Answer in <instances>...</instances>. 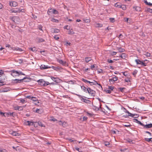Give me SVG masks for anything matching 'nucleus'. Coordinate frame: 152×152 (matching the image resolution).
Segmentation results:
<instances>
[{"instance_id": "f257e3e1", "label": "nucleus", "mask_w": 152, "mask_h": 152, "mask_svg": "<svg viewBox=\"0 0 152 152\" xmlns=\"http://www.w3.org/2000/svg\"><path fill=\"white\" fill-rule=\"evenodd\" d=\"M76 95L78 96L79 98H80L81 100L83 101V102L87 104H91V101L90 100L84 98H87L86 97L83 96H81L79 94H76Z\"/></svg>"}, {"instance_id": "f03ea898", "label": "nucleus", "mask_w": 152, "mask_h": 152, "mask_svg": "<svg viewBox=\"0 0 152 152\" xmlns=\"http://www.w3.org/2000/svg\"><path fill=\"white\" fill-rule=\"evenodd\" d=\"M26 79H28L29 80L31 79V78L30 77H24L23 79H15V80H12V82L15 83H22L23 81V80Z\"/></svg>"}, {"instance_id": "7ed1b4c3", "label": "nucleus", "mask_w": 152, "mask_h": 152, "mask_svg": "<svg viewBox=\"0 0 152 152\" xmlns=\"http://www.w3.org/2000/svg\"><path fill=\"white\" fill-rule=\"evenodd\" d=\"M86 91L89 94L91 95L92 96H94L96 94V91L90 88H88L86 89Z\"/></svg>"}, {"instance_id": "20e7f679", "label": "nucleus", "mask_w": 152, "mask_h": 152, "mask_svg": "<svg viewBox=\"0 0 152 152\" xmlns=\"http://www.w3.org/2000/svg\"><path fill=\"white\" fill-rule=\"evenodd\" d=\"M142 126H143V129H148L152 127V124H149L144 125L143 124Z\"/></svg>"}, {"instance_id": "39448f33", "label": "nucleus", "mask_w": 152, "mask_h": 152, "mask_svg": "<svg viewBox=\"0 0 152 152\" xmlns=\"http://www.w3.org/2000/svg\"><path fill=\"white\" fill-rule=\"evenodd\" d=\"M22 10L20 8H16L15 9H11L10 10V13H12L13 12L14 13H18V12H20Z\"/></svg>"}, {"instance_id": "423d86ee", "label": "nucleus", "mask_w": 152, "mask_h": 152, "mask_svg": "<svg viewBox=\"0 0 152 152\" xmlns=\"http://www.w3.org/2000/svg\"><path fill=\"white\" fill-rule=\"evenodd\" d=\"M51 78L54 82H56V83H59L60 82V79L57 77L51 76Z\"/></svg>"}, {"instance_id": "0eeeda50", "label": "nucleus", "mask_w": 152, "mask_h": 152, "mask_svg": "<svg viewBox=\"0 0 152 152\" xmlns=\"http://www.w3.org/2000/svg\"><path fill=\"white\" fill-rule=\"evenodd\" d=\"M37 82H38L39 84L41 86H44L45 81L43 79H41L37 81Z\"/></svg>"}, {"instance_id": "6e6552de", "label": "nucleus", "mask_w": 152, "mask_h": 152, "mask_svg": "<svg viewBox=\"0 0 152 152\" xmlns=\"http://www.w3.org/2000/svg\"><path fill=\"white\" fill-rule=\"evenodd\" d=\"M50 68V67H49L48 66L45 65L43 64L41 65L40 66V69H45Z\"/></svg>"}, {"instance_id": "1a4fd4ad", "label": "nucleus", "mask_w": 152, "mask_h": 152, "mask_svg": "<svg viewBox=\"0 0 152 152\" xmlns=\"http://www.w3.org/2000/svg\"><path fill=\"white\" fill-rule=\"evenodd\" d=\"M10 72H12L11 74V75L14 77H15L16 76H18V75L16 73V72H18L17 71H16L14 69L12 70Z\"/></svg>"}, {"instance_id": "9d476101", "label": "nucleus", "mask_w": 152, "mask_h": 152, "mask_svg": "<svg viewBox=\"0 0 152 152\" xmlns=\"http://www.w3.org/2000/svg\"><path fill=\"white\" fill-rule=\"evenodd\" d=\"M10 91L9 88H6L0 89V93Z\"/></svg>"}, {"instance_id": "9b49d317", "label": "nucleus", "mask_w": 152, "mask_h": 152, "mask_svg": "<svg viewBox=\"0 0 152 152\" xmlns=\"http://www.w3.org/2000/svg\"><path fill=\"white\" fill-rule=\"evenodd\" d=\"M58 61L61 64L64 66H66L67 65L66 62L65 61H63L62 60H58Z\"/></svg>"}, {"instance_id": "f8f14e48", "label": "nucleus", "mask_w": 152, "mask_h": 152, "mask_svg": "<svg viewBox=\"0 0 152 152\" xmlns=\"http://www.w3.org/2000/svg\"><path fill=\"white\" fill-rule=\"evenodd\" d=\"M36 40L38 43H40L44 42L45 41L44 39L41 38H39L38 37H37L36 39Z\"/></svg>"}, {"instance_id": "ddd939ff", "label": "nucleus", "mask_w": 152, "mask_h": 152, "mask_svg": "<svg viewBox=\"0 0 152 152\" xmlns=\"http://www.w3.org/2000/svg\"><path fill=\"white\" fill-rule=\"evenodd\" d=\"M12 49L14 50H15L16 51H18L20 52L23 51V50L21 48H19L18 47H16L15 48H12Z\"/></svg>"}, {"instance_id": "4468645a", "label": "nucleus", "mask_w": 152, "mask_h": 152, "mask_svg": "<svg viewBox=\"0 0 152 152\" xmlns=\"http://www.w3.org/2000/svg\"><path fill=\"white\" fill-rule=\"evenodd\" d=\"M133 8L135 9L136 11L140 12L141 11V8L140 7L136 6L133 7Z\"/></svg>"}, {"instance_id": "2eb2a0df", "label": "nucleus", "mask_w": 152, "mask_h": 152, "mask_svg": "<svg viewBox=\"0 0 152 152\" xmlns=\"http://www.w3.org/2000/svg\"><path fill=\"white\" fill-rule=\"evenodd\" d=\"M14 22H19L20 20L19 17L17 16H14Z\"/></svg>"}, {"instance_id": "dca6fc26", "label": "nucleus", "mask_w": 152, "mask_h": 152, "mask_svg": "<svg viewBox=\"0 0 152 152\" xmlns=\"http://www.w3.org/2000/svg\"><path fill=\"white\" fill-rule=\"evenodd\" d=\"M127 56V55L125 53H123L120 56V57L124 59H125V58H126Z\"/></svg>"}, {"instance_id": "f3484780", "label": "nucleus", "mask_w": 152, "mask_h": 152, "mask_svg": "<svg viewBox=\"0 0 152 152\" xmlns=\"http://www.w3.org/2000/svg\"><path fill=\"white\" fill-rule=\"evenodd\" d=\"M15 110H18L19 111L22 110H23V108L21 106H15L14 107Z\"/></svg>"}, {"instance_id": "a211bd4d", "label": "nucleus", "mask_w": 152, "mask_h": 152, "mask_svg": "<svg viewBox=\"0 0 152 152\" xmlns=\"http://www.w3.org/2000/svg\"><path fill=\"white\" fill-rule=\"evenodd\" d=\"M111 132L113 134H118L119 131L116 129H112L111 130Z\"/></svg>"}, {"instance_id": "6ab92c4d", "label": "nucleus", "mask_w": 152, "mask_h": 152, "mask_svg": "<svg viewBox=\"0 0 152 152\" xmlns=\"http://www.w3.org/2000/svg\"><path fill=\"white\" fill-rule=\"evenodd\" d=\"M124 109H125V112L128 114V116H130L131 117H133L134 115H133V114H132L129 113L128 111L126 109H125V108H124Z\"/></svg>"}, {"instance_id": "aec40b11", "label": "nucleus", "mask_w": 152, "mask_h": 152, "mask_svg": "<svg viewBox=\"0 0 152 152\" xmlns=\"http://www.w3.org/2000/svg\"><path fill=\"white\" fill-rule=\"evenodd\" d=\"M134 122L139 124L141 126H142V125H143V123H142L140 121H138L137 119H134Z\"/></svg>"}, {"instance_id": "412c9836", "label": "nucleus", "mask_w": 152, "mask_h": 152, "mask_svg": "<svg viewBox=\"0 0 152 152\" xmlns=\"http://www.w3.org/2000/svg\"><path fill=\"white\" fill-rule=\"evenodd\" d=\"M121 3L119 2H117L115 4L114 6L116 7H118V8H121Z\"/></svg>"}, {"instance_id": "4be33fe9", "label": "nucleus", "mask_w": 152, "mask_h": 152, "mask_svg": "<svg viewBox=\"0 0 152 152\" xmlns=\"http://www.w3.org/2000/svg\"><path fill=\"white\" fill-rule=\"evenodd\" d=\"M117 49L120 53H122L125 51V49L121 48H117Z\"/></svg>"}, {"instance_id": "5701e85b", "label": "nucleus", "mask_w": 152, "mask_h": 152, "mask_svg": "<svg viewBox=\"0 0 152 152\" xmlns=\"http://www.w3.org/2000/svg\"><path fill=\"white\" fill-rule=\"evenodd\" d=\"M50 10H52V13L54 14H58V12L55 9H50Z\"/></svg>"}, {"instance_id": "b1692460", "label": "nucleus", "mask_w": 152, "mask_h": 152, "mask_svg": "<svg viewBox=\"0 0 152 152\" xmlns=\"http://www.w3.org/2000/svg\"><path fill=\"white\" fill-rule=\"evenodd\" d=\"M15 72H16V73L17 74V75H18V76H19L20 75H25V74L23 73L21 71Z\"/></svg>"}, {"instance_id": "393cba45", "label": "nucleus", "mask_w": 152, "mask_h": 152, "mask_svg": "<svg viewBox=\"0 0 152 152\" xmlns=\"http://www.w3.org/2000/svg\"><path fill=\"white\" fill-rule=\"evenodd\" d=\"M118 89L119 90V91L123 93V92H125L124 90L126 89V88H125L123 87V88H121L120 87L118 88Z\"/></svg>"}, {"instance_id": "a878e982", "label": "nucleus", "mask_w": 152, "mask_h": 152, "mask_svg": "<svg viewBox=\"0 0 152 152\" xmlns=\"http://www.w3.org/2000/svg\"><path fill=\"white\" fill-rule=\"evenodd\" d=\"M92 108L94 110L98 111L99 110L100 108L97 107L96 106L93 105Z\"/></svg>"}, {"instance_id": "bb28decb", "label": "nucleus", "mask_w": 152, "mask_h": 152, "mask_svg": "<svg viewBox=\"0 0 152 152\" xmlns=\"http://www.w3.org/2000/svg\"><path fill=\"white\" fill-rule=\"evenodd\" d=\"M68 34L69 35H73L75 34V32H74L72 29V30H70L68 31Z\"/></svg>"}, {"instance_id": "cd10ccee", "label": "nucleus", "mask_w": 152, "mask_h": 152, "mask_svg": "<svg viewBox=\"0 0 152 152\" xmlns=\"http://www.w3.org/2000/svg\"><path fill=\"white\" fill-rule=\"evenodd\" d=\"M61 69H62V68L59 66H57V67L54 66V69H53L54 70H55L56 71L59 70H60Z\"/></svg>"}, {"instance_id": "c85d7f7f", "label": "nucleus", "mask_w": 152, "mask_h": 152, "mask_svg": "<svg viewBox=\"0 0 152 152\" xmlns=\"http://www.w3.org/2000/svg\"><path fill=\"white\" fill-rule=\"evenodd\" d=\"M85 61L87 62L88 63L90 61H91L92 59V58L91 57H86L85 58Z\"/></svg>"}, {"instance_id": "c756f323", "label": "nucleus", "mask_w": 152, "mask_h": 152, "mask_svg": "<svg viewBox=\"0 0 152 152\" xmlns=\"http://www.w3.org/2000/svg\"><path fill=\"white\" fill-rule=\"evenodd\" d=\"M53 33H56L59 32L60 30L59 29H53Z\"/></svg>"}, {"instance_id": "7c9ffc66", "label": "nucleus", "mask_w": 152, "mask_h": 152, "mask_svg": "<svg viewBox=\"0 0 152 152\" xmlns=\"http://www.w3.org/2000/svg\"><path fill=\"white\" fill-rule=\"evenodd\" d=\"M135 61L136 63V64H141V61L140 60L137 59H136L135 60Z\"/></svg>"}, {"instance_id": "2f4dec72", "label": "nucleus", "mask_w": 152, "mask_h": 152, "mask_svg": "<svg viewBox=\"0 0 152 152\" xmlns=\"http://www.w3.org/2000/svg\"><path fill=\"white\" fill-rule=\"evenodd\" d=\"M138 71L137 70L135 69L132 72V75L134 76V77H135L136 74H137Z\"/></svg>"}, {"instance_id": "473e14b6", "label": "nucleus", "mask_w": 152, "mask_h": 152, "mask_svg": "<svg viewBox=\"0 0 152 152\" xmlns=\"http://www.w3.org/2000/svg\"><path fill=\"white\" fill-rule=\"evenodd\" d=\"M81 87L82 89L86 93H87V91H86V88L85 86H81Z\"/></svg>"}, {"instance_id": "72a5a7b5", "label": "nucleus", "mask_w": 152, "mask_h": 152, "mask_svg": "<svg viewBox=\"0 0 152 152\" xmlns=\"http://www.w3.org/2000/svg\"><path fill=\"white\" fill-rule=\"evenodd\" d=\"M29 50H31L33 52H34L36 51L37 50H36V48L35 47L32 48H29Z\"/></svg>"}, {"instance_id": "f704fd0d", "label": "nucleus", "mask_w": 152, "mask_h": 152, "mask_svg": "<svg viewBox=\"0 0 152 152\" xmlns=\"http://www.w3.org/2000/svg\"><path fill=\"white\" fill-rule=\"evenodd\" d=\"M126 141L130 144H133L132 140L129 138H128L126 140Z\"/></svg>"}, {"instance_id": "c9c22d12", "label": "nucleus", "mask_w": 152, "mask_h": 152, "mask_svg": "<svg viewBox=\"0 0 152 152\" xmlns=\"http://www.w3.org/2000/svg\"><path fill=\"white\" fill-rule=\"evenodd\" d=\"M108 88L111 91H113L115 87L113 86H109Z\"/></svg>"}, {"instance_id": "e433bc0d", "label": "nucleus", "mask_w": 152, "mask_h": 152, "mask_svg": "<svg viewBox=\"0 0 152 152\" xmlns=\"http://www.w3.org/2000/svg\"><path fill=\"white\" fill-rule=\"evenodd\" d=\"M31 100L35 102L37 101L38 100V99L36 97L33 96H32Z\"/></svg>"}, {"instance_id": "4c0bfd02", "label": "nucleus", "mask_w": 152, "mask_h": 152, "mask_svg": "<svg viewBox=\"0 0 152 152\" xmlns=\"http://www.w3.org/2000/svg\"><path fill=\"white\" fill-rule=\"evenodd\" d=\"M28 123V126L32 125L33 124V122L28 121H27Z\"/></svg>"}, {"instance_id": "58836bf2", "label": "nucleus", "mask_w": 152, "mask_h": 152, "mask_svg": "<svg viewBox=\"0 0 152 152\" xmlns=\"http://www.w3.org/2000/svg\"><path fill=\"white\" fill-rule=\"evenodd\" d=\"M121 8L123 10H125L126 9V7L125 5H121Z\"/></svg>"}, {"instance_id": "ea45409f", "label": "nucleus", "mask_w": 152, "mask_h": 152, "mask_svg": "<svg viewBox=\"0 0 152 152\" xmlns=\"http://www.w3.org/2000/svg\"><path fill=\"white\" fill-rule=\"evenodd\" d=\"M42 110L41 109H37L36 110V113H38L39 114H41L42 113L41 111Z\"/></svg>"}, {"instance_id": "a19ab883", "label": "nucleus", "mask_w": 152, "mask_h": 152, "mask_svg": "<svg viewBox=\"0 0 152 152\" xmlns=\"http://www.w3.org/2000/svg\"><path fill=\"white\" fill-rule=\"evenodd\" d=\"M151 139L152 138H145V140L147 142H149L150 141H151Z\"/></svg>"}, {"instance_id": "79ce46f5", "label": "nucleus", "mask_w": 152, "mask_h": 152, "mask_svg": "<svg viewBox=\"0 0 152 152\" xmlns=\"http://www.w3.org/2000/svg\"><path fill=\"white\" fill-rule=\"evenodd\" d=\"M109 82L111 83V84H113L114 83V82H115L113 78L112 79H109Z\"/></svg>"}, {"instance_id": "37998d69", "label": "nucleus", "mask_w": 152, "mask_h": 152, "mask_svg": "<svg viewBox=\"0 0 152 152\" xmlns=\"http://www.w3.org/2000/svg\"><path fill=\"white\" fill-rule=\"evenodd\" d=\"M111 23H113L115 22V20L114 18H110L109 19Z\"/></svg>"}, {"instance_id": "c03bdc74", "label": "nucleus", "mask_w": 152, "mask_h": 152, "mask_svg": "<svg viewBox=\"0 0 152 152\" xmlns=\"http://www.w3.org/2000/svg\"><path fill=\"white\" fill-rule=\"evenodd\" d=\"M13 7H16L18 5V3L17 2L15 1H13Z\"/></svg>"}, {"instance_id": "a18cd8bd", "label": "nucleus", "mask_w": 152, "mask_h": 152, "mask_svg": "<svg viewBox=\"0 0 152 152\" xmlns=\"http://www.w3.org/2000/svg\"><path fill=\"white\" fill-rule=\"evenodd\" d=\"M93 81L94 82H92V84H91V86H92L93 85H96L97 84V82L96 81L93 80Z\"/></svg>"}, {"instance_id": "49530a36", "label": "nucleus", "mask_w": 152, "mask_h": 152, "mask_svg": "<svg viewBox=\"0 0 152 152\" xmlns=\"http://www.w3.org/2000/svg\"><path fill=\"white\" fill-rule=\"evenodd\" d=\"M99 104H100V106H99V108H100L99 110H100L102 112H104L103 111V110L104 109V108H102L101 107V106L102 105L101 104L100 102L99 103Z\"/></svg>"}, {"instance_id": "de8ad7c7", "label": "nucleus", "mask_w": 152, "mask_h": 152, "mask_svg": "<svg viewBox=\"0 0 152 152\" xmlns=\"http://www.w3.org/2000/svg\"><path fill=\"white\" fill-rule=\"evenodd\" d=\"M4 73V71L2 69H0V76H2Z\"/></svg>"}, {"instance_id": "09e8293b", "label": "nucleus", "mask_w": 152, "mask_h": 152, "mask_svg": "<svg viewBox=\"0 0 152 152\" xmlns=\"http://www.w3.org/2000/svg\"><path fill=\"white\" fill-rule=\"evenodd\" d=\"M82 80L85 83H88L89 81H88L84 78H82Z\"/></svg>"}, {"instance_id": "8fccbe9b", "label": "nucleus", "mask_w": 152, "mask_h": 152, "mask_svg": "<svg viewBox=\"0 0 152 152\" xmlns=\"http://www.w3.org/2000/svg\"><path fill=\"white\" fill-rule=\"evenodd\" d=\"M76 150L78 151L79 152H82V151L81 149H80L79 148L76 147L75 148Z\"/></svg>"}, {"instance_id": "3c124183", "label": "nucleus", "mask_w": 152, "mask_h": 152, "mask_svg": "<svg viewBox=\"0 0 152 152\" xmlns=\"http://www.w3.org/2000/svg\"><path fill=\"white\" fill-rule=\"evenodd\" d=\"M141 65H142L143 66H146V63H145L143 61H142L141 62Z\"/></svg>"}, {"instance_id": "603ef678", "label": "nucleus", "mask_w": 152, "mask_h": 152, "mask_svg": "<svg viewBox=\"0 0 152 152\" xmlns=\"http://www.w3.org/2000/svg\"><path fill=\"white\" fill-rule=\"evenodd\" d=\"M12 134L13 135L16 136H18L19 135V134L18 133H16L15 132H13L12 133Z\"/></svg>"}, {"instance_id": "864d4df0", "label": "nucleus", "mask_w": 152, "mask_h": 152, "mask_svg": "<svg viewBox=\"0 0 152 152\" xmlns=\"http://www.w3.org/2000/svg\"><path fill=\"white\" fill-rule=\"evenodd\" d=\"M7 151L5 149H2L0 148V152H6Z\"/></svg>"}, {"instance_id": "5fc2aeb1", "label": "nucleus", "mask_w": 152, "mask_h": 152, "mask_svg": "<svg viewBox=\"0 0 152 152\" xmlns=\"http://www.w3.org/2000/svg\"><path fill=\"white\" fill-rule=\"evenodd\" d=\"M124 125L126 127H130L131 126V125L129 123H128L126 124H124Z\"/></svg>"}, {"instance_id": "6e6d98bb", "label": "nucleus", "mask_w": 152, "mask_h": 152, "mask_svg": "<svg viewBox=\"0 0 152 152\" xmlns=\"http://www.w3.org/2000/svg\"><path fill=\"white\" fill-rule=\"evenodd\" d=\"M104 91L107 93L110 94L111 93V91L110 90H104Z\"/></svg>"}, {"instance_id": "4d7b16f0", "label": "nucleus", "mask_w": 152, "mask_h": 152, "mask_svg": "<svg viewBox=\"0 0 152 152\" xmlns=\"http://www.w3.org/2000/svg\"><path fill=\"white\" fill-rule=\"evenodd\" d=\"M134 115L133 117H132L134 118H138L139 116V115L138 114H133Z\"/></svg>"}, {"instance_id": "13d9d810", "label": "nucleus", "mask_w": 152, "mask_h": 152, "mask_svg": "<svg viewBox=\"0 0 152 152\" xmlns=\"http://www.w3.org/2000/svg\"><path fill=\"white\" fill-rule=\"evenodd\" d=\"M107 62L109 63H112L113 62V60L108 59L107 60Z\"/></svg>"}, {"instance_id": "bf43d9fd", "label": "nucleus", "mask_w": 152, "mask_h": 152, "mask_svg": "<svg viewBox=\"0 0 152 152\" xmlns=\"http://www.w3.org/2000/svg\"><path fill=\"white\" fill-rule=\"evenodd\" d=\"M3 80H0V86H2L4 85L3 83L4 82H3Z\"/></svg>"}, {"instance_id": "052dcab7", "label": "nucleus", "mask_w": 152, "mask_h": 152, "mask_svg": "<svg viewBox=\"0 0 152 152\" xmlns=\"http://www.w3.org/2000/svg\"><path fill=\"white\" fill-rule=\"evenodd\" d=\"M147 57H150V53H149L147 52L145 54H144Z\"/></svg>"}, {"instance_id": "680f3d73", "label": "nucleus", "mask_w": 152, "mask_h": 152, "mask_svg": "<svg viewBox=\"0 0 152 152\" xmlns=\"http://www.w3.org/2000/svg\"><path fill=\"white\" fill-rule=\"evenodd\" d=\"M9 5L11 7H13V1H10L9 2Z\"/></svg>"}, {"instance_id": "e2e57ef3", "label": "nucleus", "mask_w": 152, "mask_h": 152, "mask_svg": "<svg viewBox=\"0 0 152 152\" xmlns=\"http://www.w3.org/2000/svg\"><path fill=\"white\" fill-rule=\"evenodd\" d=\"M96 26L98 27H101L102 26V24L98 23L97 24Z\"/></svg>"}, {"instance_id": "0e129e2a", "label": "nucleus", "mask_w": 152, "mask_h": 152, "mask_svg": "<svg viewBox=\"0 0 152 152\" xmlns=\"http://www.w3.org/2000/svg\"><path fill=\"white\" fill-rule=\"evenodd\" d=\"M49 84H50V83L48 82L45 81V83L44 86H46L48 85H49Z\"/></svg>"}, {"instance_id": "69168bd1", "label": "nucleus", "mask_w": 152, "mask_h": 152, "mask_svg": "<svg viewBox=\"0 0 152 152\" xmlns=\"http://www.w3.org/2000/svg\"><path fill=\"white\" fill-rule=\"evenodd\" d=\"M115 81H117L118 80V77L115 76V77L113 78Z\"/></svg>"}, {"instance_id": "338daca9", "label": "nucleus", "mask_w": 152, "mask_h": 152, "mask_svg": "<svg viewBox=\"0 0 152 152\" xmlns=\"http://www.w3.org/2000/svg\"><path fill=\"white\" fill-rule=\"evenodd\" d=\"M42 26L41 25H39V26H38V29L39 30L42 31H43L42 29Z\"/></svg>"}, {"instance_id": "774afa93", "label": "nucleus", "mask_w": 152, "mask_h": 152, "mask_svg": "<svg viewBox=\"0 0 152 152\" xmlns=\"http://www.w3.org/2000/svg\"><path fill=\"white\" fill-rule=\"evenodd\" d=\"M20 102L21 103H23L25 101V100L24 99H23L22 98L20 99Z\"/></svg>"}]
</instances>
